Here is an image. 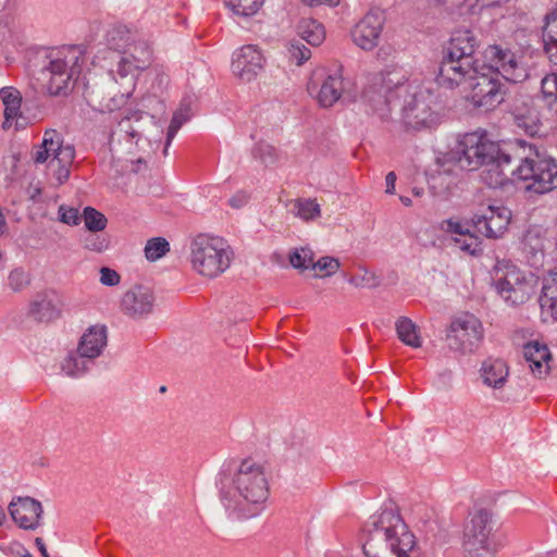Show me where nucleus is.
<instances>
[{
    "label": "nucleus",
    "mask_w": 557,
    "mask_h": 557,
    "mask_svg": "<svg viewBox=\"0 0 557 557\" xmlns=\"http://www.w3.org/2000/svg\"><path fill=\"white\" fill-rule=\"evenodd\" d=\"M512 144L500 148L486 134L469 133L459 140L456 149L437 158V163L444 172H451L454 166L466 171L484 166L482 180L490 187L497 188L508 181L510 163H505L504 157Z\"/></svg>",
    "instance_id": "nucleus-4"
},
{
    "label": "nucleus",
    "mask_w": 557,
    "mask_h": 557,
    "mask_svg": "<svg viewBox=\"0 0 557 557\" xmlns=\"http://www.w3.org/2000/svg\"><path fill=\"white\" fill-rule=\"evenodd\" d=\"M400 201L406 207H409L412 203L411 199L409 197H407V196H401L400 197Z\"/></svg>",
    "instance_id": "nucleus-59"
},
{
    "label": "nucleus",
    "mask_w": 557,
    "mask_h": 557,
    "mask_svg": "<svg viewBox=\"0 0 557 557\" xmlns=\"http://www.w3.org/2000/svg\"><path fill=\"white\" fill-rule=\"evenodd\" d=\"M523 356L534 376L545 377L550 370L552 355L548 347L537 341L523 346Z\"/></svg>",
    "instance_id": "nucleus-21"
},
{
    "label": "nucleus",
    "mask_w": 557,
    "mask_h": 557,
    "mask_svg": "<svg viewBox=\"0 0 557 557\" xmlns=\"http://www.w3.org/2000/svg\"><path fill=\"white\" fill-rule=\"evenodd\" d=\"M252 156L255 159L260 160L265 165L274 164L278 159L277 150L274 146L265 141H259L253 150Z\"/></svg>",
    "instance_id": "nucleus-41"
},
{
    "label": "nucleus",
    "mask_w": 557,
    "mask_h": 557,
    "mask_svg": "<svg viewBox=\"0 0 557 557\" xmlns=\"http://www.w3.org/2000/svg\"><path fill=\"white\" fill-rule=\"evenodd\" d=\"M504 158L505 163H510L508 176L525 182L527 190L546 194L557 188V162L552 158L541 157L527 141L517 139Z\"/></svg>",
    "instance_id": "nucleus-5"
},
{
    "label": "nucleus",
    "mask_w": 557,
    "mask_h": 557,
    "mask_svg": "<svg viewBox=\"0 0 557 557\" xmlns=\"http://www.w3.org/2000/svg\"><path fill=\"white\" fill-rule=\"evenodd\" d=\"M45 70L49 73L48 89L51 95L66 94L78 78L84 64V51L78 46L52 49Z\"/></svg>",
    "instance_id": "nucleus-9"
},
{
    "label": "nucleus",
    "mask_w": 557,
    "mask_h": 557,
    "mask_svg": "<svg viewBox=\"0 0 557 557\" xmlns=\"http://www.w3.org/2000/svg\"><path fill=\"white\" fill-rule=\"evenodd\" d=\"M0 98L4 106L2 128L9 129L12 126V121L21 117V92L13 87H3L0 89Z\"/></svg>",
    "instance_id": "nucleus-26"
},
{
    "label": "nucleus",
    "mask_w": 557,
    "mask_h": 557,
    "mask_svg": "<svg viewBox=\"0 0 557 557\" xmlns=\"http://www.w3.org/2000/svg\"><path fill=\"white\" fill-rule=\"evenodd\" d=\"M173 115H180V120H182L183 123H186L191 116L190 109L187 107H181Z\"/></svg>",
    "instance_id": "nucleus-56"
},
{
    "label": "nucleus",
    "mask_w": 557,
    "mask_h": 557,
    "mask_svg": "<svg viewBox=\"0 0 557 557\" xmlns=\"http://www.w3.org/2000/svg\"><path fill=\"white\" fill-rule=\"evenodd\" d=\"M302 1L311 7L312 5H322V4L333 7V5H336L339 3V0H302Z\"/></svg>",
    "instance_id": "nucleus-55"
},
{
    "label": "nucleus",
    "mask_w": 557,
    "mask_h": 557,
    "mask_svg": "<svg viewBox=\"0 0 557 557\" xmlns=\"http://www.w3.org/2000/svg\"><path fill=\"white\" fill-rule=\"evenodd\" d=\"M249 198L247 193L240 190L230 198L228 205L234 209H240L248 203Z\"/></svg>",
    "instance_id": "nucleus-52"
},
{
    "label": "nucleus",
    "mask_w": 557,
    "mask_h": 557,
    "mask_svg": "<svg viewBox=\"0 0 557 557\" xmlns=\"http://www.w3.org/2000/svg\"><path fill=\"white\" fill-rule=\"evenodd\" d=\"M483 337L482 322L471 313H462L451 321L447 343L451 350L469 354L478 349Z\"/></svg>",
    "instance_id": "nucleus-13"
},
{
    "label": "nucleus",
    "mask_w": 557,
    "mask_h": 557,
    "mask_svg": "<svg viewBox=\"0 0 557 557\" xmlns=\"http://www.w3.org/2000/svg\"><path fill=\"white\" fill-rule=\"evenodd\" d=\"M539 302L542 320L557 321V271L544 277Z\"/></svg>",
    "instance_id": "nucleus-23"
},
{
    "label": "nucleus",
    "mask_w": 557,
    "mask_h": 557,
    "mask_svg": "<svg viewBox=\"0 0 557 557\" xmlns=\"http://www.w3.org/2000/svg\"><path fill=\"white\" fill-rule=\"evenodd\" d=\"M541 95L548 107H557V72L542 78Z\"/></svg>",
    "instance_id": "nucleus-37"
},
{
    "label": "nucleus",
    "mask_w": 557,
    "mask_h": 557,
    "mask_svg": "<svg viewBox=\"0 0 557 557\" xmlns=\"http://www.w3.org/2000/svg\"><path fill=\"white\" fill-rule=\"evenodd\" d=\"M183 124L184 123L182 122V120H180V115H173L170 126L168 128L164 152H166L168 147L171 145V141L173 140V138L175 137V135L177 134L178 129L182 127Z\"/></svg>",
    "instance_id": "nucleus-51"
},
{
    "label": "nucleus",
    "mask_w": 557,
    "mask_h": 557,
    "mask_svg": "<svg viewBox=\"0 0 557 557\" xmlns=\"http://www.w3.org/2000/svg\"><path fill=\"white\" fill-rule=\"evenodd\" d=\"M515 125L527 135L535 136L540 133L541 122L539 113L534 109H528L525 112L513 114Z\"/></svg>",
    "instance_id": "nucleus-32"
},
{
    "label": "nucleus",
    "mask_w": 557,
    "mask_h": 557,
    "mask_svg": "<svg viewBox=\"0 0 557 557\" xmlns=\"http://www.w3.org/2000/svg\"><path fill=\"white\" fill-rule=\"evenodd\" d=\"M510 220L511 211L502 205H491L482 208L471 219L475 231L487 238L503 236Z\"/></svg>",
    "instance_id": "nucleus-17"
},
{
    "label": "nucleus",
    "mask_w": 557,
    "mask_h": 557,
    "mask_svg": "<svg viewBox=\"0 0 557 557\" xmlns=\"http://www.w3.org/2000/svg\"><path fill=\"white\" fill-rule=\"evenodd\" d=\"M23 550H24V554L22 555V557H32L30 554L26 549H23Z\"/></svg>",
    "instance_id": "nucleus-61"
},
{
    "label": "nucleus",
    "mask_w": 557,
    "mask_h": 557,
    "mask_svg": "<svg viewBox=\"0 0 557 557\" xmlns=\"http://www.w3.org/2000/svg\"><path fill=\"white\" fill-rule=\"evenodd\" d=\"M404 84L399 79L395 81L392 74L383 75L376 74L372 77L371 84H369L362 94L364 102L375 112L382 120L389 116L394 107H396V100L401 96H397L395 92V85Z\"/></svg>",
    "instance_id": "nucleus-14"
},
{
    "label": "nucleus",
    "mask_w": 557,
    "mask_h": 557,
    "mask_svg": "<svg viewBox=\"0 0 557 557\" xmlns=\"http://www.w3.org/2000/svg\"><path fill=\"white\" fill-rule=\"evenodd\" d=\"M298 35L311 46H319L325 39L324 26L315 20L302 18L298 24Z\"/></svg>",
    "instance_id": "nucleus-29"
},
{
    "label": "nucleus",
    "mask_w": 557,
    "mask_h": 557,
    "mask_svg": "<svg viewBox=\"0 0 557 557\" xmlns=\"http://www.w3.org/2000/svg\"><path fill=\"white\" fill-rule=\"evenodd\" d=\"M54 147H58V132L48 129L44 134L41 145L34 153L36 163H45L50 157L54 158Z\"/></svg>",
    "instance_id": "nucleus-33"
},
{
    "label": "nucleus",
    "mask_w": 557,
    "mask_h": 557,
    "mask_svg": "<svg viewBox=\"0 0 557 557\" xmlns=\"http://www.w3.org/2000/svg\"><path fill=\"white\" fill-rule=\"evenodd\" d=\"M30 283L29 274L22 268L13 269L8 276V286L13 292H21Z\"/></svg>",
    "instance_id": "nucleus-45"
},
{
    "label": "nucleus",
    "mask_w": 557,
    "mask_h": 557,
    "mask_svg": "<svg viewBox=\"0 0 557 557\" xmlns=\"http://www.w3.org/2000/svg\"><path fill=\"white\" fill-rule=\"evenodd\" d=\"M396 332L398 338L406 345L419 348L422 345L421 337L418 334V326L406 317H401L396 321Z\"/></svg>",
    "instance_id": "nucleus-31"
},
{
    "label": "nucleus",
    "mask_w": 557,
    "mask_h": 557,
    "mask_svg": "<svg viewBox=\"0 0 557 557\" xmlns=\"http://www.w3.org/2000/svg\"><path fill=\"white\" fill-rule=\"evenodd\" d=\"M4 518H5V515H4L3 510L0 508V525L2 524Z\"/></svg>",
    "instance_id": "nucleus-60"
},
{
    "label": "nucleus",
    "mask_w": 557,
    "mask_h": 557,
    "mask_svg": "<svg viewBox=\"0 0 557 557\" xmlns=\"http://www.w3.org/2000/svg\"><path fill=\"white\" fill-rule=\"evenodd\" d=\"M232 257L231 247L221 237L199 234L190 244L191 267L202 276H219L230 268Z\"/></svg>",
    "instance_id": "nucleus-8"
},
{
    "label": "nucleus",
    "mask_w": 557,
    "mask_h": 557,
    "mask_svg": "<svg viewBox=\"0 0 557 557\" xmlns=\"http://www.w3.org/2000/svg\"><path fill=\"white\" fill-rule=\"evenodd\" d=\"M95 360L86 352L76 348L67 354L61 362V371L70 377L77 379L85 375L95 366Z\"/></svg>",
    "instance_id": "nucleus-25"
},
{
    "label": "nucleus",
    "mask_w": 557,
    "mask_h": 557,
    "mask_svg": "<svg viewBox=\"0 0 557 557\" xmlns=\"http://www.w3.org/2000/svg\"><path fill=\"white\" fill-rule=\"evenodd\" d=\"M546 234L547 231L542 226L533 225L528 228L522 238V251L533 264L542 261L544 257V251L549 244Z\"/></svg>",
    "instance_id": "nucleus-22"
},
{
    "label": "nucleus",
    "mask_w": 557,
    "mask_h": 557,
    "mask_svg": "<svg viewBox=\"0 0 557 557\" xmlns=\"http://www.w3.org/2000/svg\"><path fill=\"white\" fill-rule=\"evenodd\" d=\"M61 222L69 225H77L81 222V215L75 208H64L63 206L59 209Z\"/></svg>",
    "instance_id": "nucleus-49"
},
{
    "label": "nucleus",
    "mask_w": 557,
    "mask_h": 557,
    "mask_svg": "<svg viewBox=\"0 0 557 557\" xmlns=\"http://www.w3.org/2000/svg\"><path fill=\"white\" fill-rule=\"evenodd\" d=\"M154 302L156 297L150 287L135 285L124 293L121 309L127 317L138 320L152 313Z\"/></svg>",
    "instance_id": "nucleus-19"
},
{
    "label": "nucleus",
    "mask_w": 557,
    "mask_h": 557,
    "mask_svg": "<svg viewBox=\"0 0 557 557\" xmlns=\"http://www.w3.org/2000/svg\"><path fill=\"white\" fill-rule=\"evenodd\" d=\"M74 157V147L72 145H63L62 136L58 133V147H54V158L52 161H58L61 172H64V177L69 175V166L72 164Z\"/></svg>",
    "instance_id": "nucleus-35"
},
{
    "label": "nucleus",
    "mask_w": 557,
    "mask_h": 557,
    "mask_svg": "<svg viewBox=\"0 0 557 557\" xmlns=\"http://www.w3.org/2000/svg\"><path fill=\"white\" fill-rule=\"evenodd\" d=\"M544 51L549 61L557 65V12L552 11L545 15L543 26Z\"/></svg>",
    "instance_id": "nucleus-28"
},
{
    "label": "nucleus",
    "mask_w": 557,
    "mask_h": 557,
    "mask_svg": "<svg viewBox=\"0 0 557 557\" xmlns=\"http://www.w3.org/2000/svg\"><path fill=\"white\" fill-rule=\"evenodd\" d=\"M339 268V261L333 257H322L318 261L313 260L312 270L318 271L317 276H330Z\"/></svg>",
    "instance_id": "nucleus-44"
},
{
    "label": "nucleus",
    "mask_w": 557,
    "mask_h": 557,
    "mask_svg": "<svg viewBox=\"0 0 557 557\" xmlns=\"http://www.w3.org/2000/svg\"><path fill=\"white\" fill-rule=\"evenodd\" d=\"M492 281L496 292L510 305L525 302L531 294V283L525 274L510 260H497Z\"/></svg>",
    "instance_id": "nucleus-12"
},
{
    "label": "nucleus",
    "mask_w": 557,
    "mask_h": 557,
    "mask_svg": "<svg viewBox=\"0 0 557 557\" xmlns=\"http://www.w3.org/2000/svg\"><path fill=\"white\" fill-rule=\"evenodd\" d=\"M493 529L492 516L487 510H479L473 515L463 536V548L468 557H495L504 545V536Z\"/></svg>",
    "instance_id": "nucleus-11"
},
{
    "label": "nucleus",
    "mask_w": 557,
    "mask_h": 557,
    "mask_svg": "<svg viewBox=\"0 0 557 557\" xmlns=\"http://www.w3.org/2000/svg\"><path fill=\"white\" fill-rule=\"evenodd\" d=\"M478 45L476 36L469 29L453 33L436 75L438 86L457 88L466 74L475 72L479 62L473 54Z\"/></svg>",
    "instance_id": "nucleus-7"
},
{
    "label": "nucleus",
    "mask_w": 557,
    "mask_h": 557,
    "mask_svg": "<svg viewBox=\"0 0 557 557\" xmlns=\"http://www.w3.org/2000/svg\"><path fill=\"white\" fill-rule=\"evenodd\" d=\"M85 226L89 232H101L107 226V218L92 207H86L83 211Z\"/></svg>",
    "instance_id": "nucleus-39"
},
{
    "label": "nucleus",
    "mask_w": 557,
    "mask_h": 557,
    "mask_svg": "<svg viewBox=\"0 0 557 557\" xmlns=\"http://www.w3.org/2000/svg\"><path fill=\"white\" fill-rule=\"evenodd\" d=\"M141 117H143L141 112H134L132 115H127V116L123 117L119 122L117 127L113 132L112 136L117 137L119 139H121V138L134 139L136 137H139L141 129H139V127H135L132 124V121H135L136 123H138L141 120Z\"/></svg>",
    "instance_id": "nucleus-34"
},
{
    "label": "nucleus",
    "mask_w": 557,
    "mask_h": 557,
    "mask_svg": "<svg viewBox=\"0 0 557 557\" xmlns=\"http://www.w3.org/2000/svg\"><path fill=\"white\" fill-rule=\"evenodd\" d=\"M386 182V193L393 194L395 190V182H396V175L394 172L387 173L385 177Z\"/></svg>",
    "instance_id": "nucleus-54"
},
{
    "label": "nucleus",
    "mask_w": 557,
    "mask_h": 557,
    "mask_svg": "<svg viewBox=\"0 0 557 557\" xmlns=\"http://www.w3.org/2000/svg\"><path fill=\"white\" fill-rule=\"evenodd\" d=\"M120 274L110 268H102L100 270V282L107 286H115L120 283Z\"/></svg>",
    "instance_id": "nucleus-50"
},
{
    "label": "nucleus",
    "mask_w": 557,
    "mask_h": 557,
    "mask_svg": "<svg viewBox=\"0 0 557 557\" xmlns=\"http://www.w3.org/2000/svg\"><path fill=\"white\" fill-rule=\"evenodd\" d=\"M288 258L295 269L305 271L312 268L314 253L309 247H300L292 250Z\"/></svg>",
    "instance_id": "nucleus-38"
},
{
    "label": "nucleus",
    "mask_w": 557,
    "mask_h": 557,
    "mask_svg": "<svg viewBox=\"0 0 557 557\" xmlns=\"http://www.w3.org/2000/svg\"><path fill=\"white\" fill-rule=\"evenodd\" d=\"M30 314L37 321L48 322L59 315V310L48 295H38L30 305Z\"/></svg>",
    "instance_id": "nucleus-30"
},
{
    "label": "nucleus",
    "mask_w": 557,
    "mask_h": 557,
    "mask_svg": "<svg viewBox=\"0 0 557 557\" xmlns=\"http://www.w3.org/2000/svg\"><path fill=\"white\" fill-rule=\"evenodd\" d=\"M97 233L90 232L84 237V247L91 251L101 252L108 248L109 240L103 235Z\"/></svg>",
    "instance_id": "nucleus-47"
},
{
    "label": "nucleus",
    "mask_w": 557,
    "mask_h": 557,
    "mask_svg": "<svg viewBox=\"0 0 557 557\" xmlns=\"http://www.w3.org/2000/svg\"><path fill=\"white\" fill-rule=\"evenodd\" d=\"M14 120L16 121L15 122L16 129L24 128L26 126V120L22 115H21V117H16Z\"/></svg>",
    "instance_id": "nucleus-58"
},
{
    "label": "nucleus",
    "mask_w": 557,
    "mask_h": 557,
    "mask_svg": "<svg viewBox=\"0 0 557 557\" xmlns=\"http://www.w3.org/2000/svg\"><path fill=\"white\" fill-rule=\"evenodd\" d=\"M456 246L470 256H478L482 252L481 240L478 236L468 233L461 237L453 238Z\"/></svg>",
    "instance_id": "nucleus-42"
},
{
    "label": "nucleus",
    "mask_w": 557,
    "mask_h": 557,
    "mask_svg": "<svg viewBox=\"0 0 557 557\" xmlns=\"http://www.w3.org/2000/svg\"><path fill=\"white\" fill-rule=\"evenodd\" d=\"M296 215L309 221L320 215V205L314 199H300L295 205Z\"/></svg>",
    "instance_id": "nucleus-43"
},
{
    "label": "nucleus",
    "mask_w": 557,
    "mask_h": 557,
    "mask_svg": "<svg viewBox=\"0 0 557 557\" xmlns=\"http://www.w3.org/2000/svg\"><path fill=\"white\" fill-rule=\"evenodd\" d=\"M364 532L368 534L363 544L366 557H381L376 550L379 544H385L397 557L412 552L414 535L408 530L400 515L392 508L371 516L364 525Z\"/></svg>",
    "instance_id": "nucleus-6"
},
{
    "label": "nucleus",
    "mask_w": 557,
    "mask_h": 557,
    "mask_svg": "<svg viewBox=\"0 0 557 557\" xmlns=\"http://www.w3.org/2000/svg\"><path fill=\"white\" fill-rule=\"evenodd\" d=\"M442 230H444L446 233L456 235V237H461L470 233L469 228L465 224L453 219L444 221L442 223Z\"/></svg>",
    "instance_id": "nucleus-48"
},
{
    "label": "nucleus",
    "mask_w": 557,
    "mask_h": 557,
    "mask_svg": "<svg viewBox=\"0 0 557 557\" xmlns=\"http://www.w3.org/2000/svg\"><path fill=\"white\" fill-rule=\"evenodd\" d=\"M481 373L486 385L500 388L507 380L508 367L502 359L487 360L482 364Z\"/></svg>",
    "instance_id": "nucleus-27"
},
{
    "label": "nucleus",
    "mask_w": 557,
    "mask_h": 557,
    "mask_svg": "<svg viewBox=\"0 0 557 557\" xmlns=\"http://www.w3.org/2000/svg\"><path fill=\"white\" fill-rule=\"evenodd\" d=\"M397 96L404 98L401 121L407 128H429L436 124L437 115L432 109V92L418 84L405 81L395 85Z\"/></svg>",
    "instance_id": "nucleus-10"
},
{
    "label": "nucleus",
    "mask_w": 557,
    "mask_h": 557,
    "mask_svg": "<svg viewBox=\"0 0 557 557\" xmlns=\"http://www.w3.org/2000/svg\"><path fill=\"white\" fill-rule=\"evenodd\" d=\"M220 498L228 516L247 520L261 515L269 497V482L264 467L247 458L230 475L221 473Z\"/></svg>",
    "instance_id": "nucleus-3"
},
{
    "label": "nucleus",
    "mask_w": 557,
    "mask_h": 557,
    "mask_svg": "<svg viewBox=\"0 0 557 557\" xmlns=\"http://www.w3.org/2000/svg\"><path fill=\"white\" fill-rule=\"evenodd\" d=\"M225 5L236 15H255L263 3V0H224Z\"/></svg>",
    "instance_id": "nucleus-36"
},
{
    "label": "nucleus",
    "mask_w": 557,
    "mask_h": 557,
    "mask_svg": "<svg viewBox=\"0 0 557 557\" xmlns=\"http://www.w3.org/2000/svg\"><path fill=\"white\" fill-rule=\"evenodd\" d=\"M108 45L107 59L112 67L98 82H88L84 90L87 104L100 112L122 108L135 89L137 75L148 69L152 61L148 42L136 39L124 26L109 33Z\"/></svg>",
    "instance_id": "nucleus-1"
},
{
    "label": "nucleus",
    "mask_w": 557,
    "mask_h": 557,
    "mask_svg": "<svg viewBox=\"0 0 557 557\" xmlns=\"http://www.w3.org/2000/svg\"><path fill=\"white\" fill-rule=\"evenodd\" d=\"M267 58L257 45H245L232 54L231 70L233 75L244 83H250L263 72Z\"/></svg>",
    "instance_id": "nucleus-16"
},
{
    "label": "nucleus",
    "mask_w": 557,
    "mask_h": 557,
    "mask_svg": "<svg viewBox=\"0 0 557 557\" xmlns=\"http://www.w3.org/2000/svg\"><path fill=\"white\" fill-rule=\"evenodd\" d=\"M107 342V327L104 325H92L82 335L77 347L96 361L103 352Z\"/></svg>",
    "instance_id": "nucleus-24"
},
{
    "label": "nucleus",
    "mask_w": 557,
    "mask_h": 557,
    "mask_svg": "<svg viewBox=\"0 0 557 557\" xmlns=\"http://www.w3.org/2000/svg\"><path fill=\"white\" fill-rule=\"evenodd\" d=\"M511 83L523 82L528 77L521 60L509 49L488 46L483 52L482 64L475 72L465 75L458 87L467 92L473 107L491 111L504 101L505 88L499 77Z\"/></svg>",
    "instance_id": "nucleus-2"
},
{
    "label": "nucleus",
    "mask_w": 557,
    "mask_h": 557,
    "mask_svg": "<svg viewBox=\"0 0 557 557\" xmlns=\"http://www.w3.org/2000/svg\"><path fill=\"white\" fill-rule=\"evenodd\" d=\"M13 521L24 530H35L42 516L41 503L32 497H16L9 504Z\"/></svg>",
    "instance_id": "nucleus-20"
},
{
    "label": "nucleus",
    "mask_w": 557,
    "mask_h": 557,
    "mask_svg": "<svg viewBox=\"0 0 557 557\" xmlns=\"http://www.w3.org/2000/svg\"><path fill=\"white\" fill-rule=\"evenodd\" d=\"M384 13L381 10H370L354 27L351 37L354 42L363 50H372L379 44L383 25Z\"/></svg>",
    "instance_id": "nucleus-18"
},
{
    "label": "nucleus",
    "mask_w": 557,
    "mask_h": 557,
    "mask_svg": "<svg viewBox=\"0 0 557 557\" xmlns=\"http://www.w3.org/2000/svg\"><path fill=\"white\" fill-rule=\"evenodd\" d=\"M371 276L366 272L363 275H352L348 278V283L354 285L355 287H366L369 286V283L371 281Z\"/></svg>",
    "instance_id": "nucleus-53"
},
{
    "label": "nucleus",
    "mask_w": 557,
    "mask_h": 557,
    "mask_svg": "<svg viewBox=\"0 0 557 557\" xmlns=\"http://www.w3.org/2000/svg\"><path fill=\"white\" fill-rule=\"evenodd\" d=\"M289 58L295 61L297 65H302L311 57V51L301 41L293 40L288 45Z\"/></svg>",
    "instance_id": "nucleus-46"
},
{
    "label": "nucleus",
    "mask_w": 557,
    "mask_h": 557,
    "mask_svg": "<svg viewBox=\"0 0 557 557\" xmlns=\"http://www.w3.org/2000/svg\"><path fill=\"white\" fill-rule=\"evenodd\" d=\"M35 544L38 547V549H39V552H40L42 557H50L48 552H47V548H46V545L44 543V540L41 537H36L35 539Z\"/></svg>",
    "instance_id": "nucleus-57"
},
{
    "label": "nucleus",
    "mask_w": 557,
    "mask_h": 557,
    "mask_svg": "<svg viewBox=\"0 0 557 557\" xmlns=\"http://www.w3.org/2000/svg\"><path fill=\"white\" fill-rule=\"evenodd\" d=\"M170 250V244L165 238L154 237L147 242L145 256L149 261L162 258Z\"/></svg>",
    "instance_id": "nucleus-40"
},
{
    "label": "nucleus",
    "mask_w": 557,
    "mask_h": 557,
    "mask_svg": "<svg viewBox=\"0 0 557 557\" xmlns=\"http://www.w3.org/2000/svg\"><path fill=\"white\" fill-rule=\"evenodd\" d=\"M344 91L342 74L338 70L330 72L325 69L315 70L308 83V92L323 108L336 103Z\"/></svg>",
    "instance_id": "nucleus-15"
}]
</instances>
